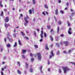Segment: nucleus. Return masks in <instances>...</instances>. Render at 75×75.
<instances>
[{"instance_id": "obj_1", "label": "nucleus", "mask_w": 75, "mask_h": 75, "mask_svg": "<svg viewBox=\"0 0 75 75\" xmlns=\"http://www.w3.org/2000/svg\"><path fill=\"white\" fill-rule=\"evenodd\" d=\"M62 69L64 70V74H66L67 71L70 70V69H69L67 66L63 67Z\"/></svg>"}, {"instance_id": "obj_2", "label": "nucleus", "mask_w": 75, "mask_h": 75, "mask_svg": "<svg viewBox=\"0 0 75 75\" xmlns=\"http://www.w3.org/2000/svg\"><path fill=\"white\" fill-rule=\"evenodd\" d=\"M27 18H28V19H29V17H28V16L27 15H26V18L25 17L24 18V20H25V23H24V25H25V26H27V23H28V21L27 19Z\"/></svg>"}, {"instance_id": "obj_3", "label": "nucleus", "mask_w": 75, "mask_h": 75, "mask_svg": "<svg viewBox=\"0 0 75 75\" xmlns=\"http://www.w3.org/2000/svg\"><path fill=\"white\" fill-rule=\"evenodd\" d=\"M37 55L38 56V58L39 61H41V53H37Z\"/></svg>"}, {"instance_id": "obj_4", "label": "nucleus", "mask_w": 75, "mask_h": 75, "mask_svg": "<svg viewBox=\"0 0 75 75\" xmlns=\"http://www.w3.org/2000/svg\"><path fill=\"white\" fill-rule=\"evenodd\" d=\"M50 54L51 55H50L49 58H52V57H54V53H53V51H51Z\"/></svg>"}, {"instance_id": "obj_5", "label": "nucleus", "mask_w": 75, "mask_h": 75, "mask_svg": "<svg viewBox=\"0 0 75 75\" xmlns=\"http://www.w3.org/2000/svg\"><path fill=\"white\" fill-rule=\"evenodd\" d=\"M71 31V28H69L68 31V33L70 35L72 34V32Z\"/></svg>"}, {"instance_id": "obj_6", "label": "nucleus", "mask_w": 75, "mask_h": 75, "mask_svg": "<svg viewBox=\"0 0 75 75\" xmlns=\"http://www.w3.org/2000/svg\"><path fill=\"white\" fill-rule=\"evenodd\" d=\"M63 43L65 44L66 46H67L69 45V42L67 41H65Z\"/></svg>"}, {"instance_id": "obj_7", "label": "nucleus", "mask_w": 75, "mask_h": 75, "mask_svg": "<svg viewBox=\"0 0 75 75\" xmlns=\"http://www.w3.org/2000/svg\"><path fill=\"white\" fill-rule=\"evenodd\" d=\"M42 66H41L40 67V69L41 73V74H43L44 72H43V71H42Z\"/></svg>"}, {"instance_id": "obj_8", "label": "nucleus", "mask_w": 75, "mask_h": 75, "mask_svg": "<svg viewBox=\"0 0 75 75\" xmlns=\"http://www.w3.org/2000/svg\"><path fill=\"white\" fill-rule=\"evenodd\" d=\"M41 34H40V37L41 38H43V30H42L41 31Z\"/></svg>"}, {"instance_id": "obj_9", "label": "nucleus", "mask_w": 75, "mask_h": 75, "mask_svg": "<svg viewBox=\"0 0 75 75\" xmlns=\"http://www.w3.org/2000/svg\"><path fill=\"white\" fill-rule=\"evenodd\" d=\"M45 50H49V48H48V44L46 43L45 44Z\"/></svg>"}, {"instance_id": "obj_10", "label": "nucleus", "mask_w": 75, "mask_h": 75, "mask_svg": "<svg viewBox=\"0 0 75 75\" xmlns=\"http://www.w3.org/2000/svg\"><path fill=\"white\" fill-rule=\"evenodd\" d=\"M5 21L6 22H8V21H9V19H8V17H7L6 19L5 20Z\"/></svg>"}, {"instance_id": "obj_11", "label": "nucleus", "mask_w": 75, "mask_h": 75, "mask_svg": "<svg viewBox=\"0 0 75 75\" xmlns=\"http://www.w3.org/2000/svg\"><path fill=\"white\" fill-rule=\"evenodd\" d=\"M8 25H9V24H7L6 23H5V26L6 28H8Z\"/></svg>"}, {"instance_id": "obj_12", "label": "nucleus", "mask_w": 75, "mask_h": 75, "mask_svg": "<svg viewBox=\"0 0 75 75\" xmlns=\"http://www.w3.org/2000/svg\"><path fill=\"white\" fill-rule=\"evenodd\" d=\"M8 40H9V41H10V42H12V39H10L8 37V36L7 37Z\"/></svg>"}, {"instance_id": "obj_13", "label": "nucleus", "mask_w": 75, "mask_h": 75, "mask_svg": "<svg viewBox=\"0 0 75 75\" xmlns=\"http://www.w3.org/2000/svg\"><path fill=\"white\" fill-rule=\"evenodd\" d=\"M28 64L27 62H25V69H27V68H28Z\"/></svg>"}, {"instance_id": "obj_14", "label": "nucleus", "mask_w": 75, "mask_h": 75, "mask_svg": "<svg viewBox=\"0 0 75 75\" xmlns=\"http://www.w3.org/2000/svg\"><path fill=\"white\" fill-rule=\"evenodd\" d=\"M26 51H27V50L23 49L22 50V52L23 54H24V53H25Z\"/></svg>"}, {"instance_id": "obj_15", "label": "nucleus", "mask_w": 75, "mask_h": 75, "mask_svg": "<svg viewBox=\"0 0 75 75\" xmlns=\"http://www.w3.org/2000/svg\"><path fill=\"white\" fill-rule=\"evenodd\" d=\"M73 51V49H72L70 50H69L68 51V53H71L72 51Z\"/></svg>"}, {"instance_id": "obj_16", "label": "nucleus", "mask_w": 75, "mask_h": 75, "mask_svg": "<svg viewBox=\"0 0 75 75\" xmlns=\"http://www.w3.org/2000/svg\"><path fill=\"white\" fill-rule=\"evenodd\" d=\"M57 33L58 34V33H59V26H58L57 28Z\"/></svg>"}, {"instance_id": "obj_17", "label": "nucleus", "mask_w": 75, "mask_h": 75, "mask_svg": "<svg viewBox=\"0 0 75 75\" xmlns=\"http://www.w3.org/2000/svg\"><path fill=\"white\" fill-rule=\"evenodd\" d=\"M29 71H30V72H31V73H32V72H33V69L31 68L30 69Z\"/></svg>"}, {"instance_id": "obj_18", "label": "nucleus", "mask_w": 75, "mask_h": 75, "mask_svg": "<svg viewBox=\"0 0 75 75\" xmlns=\"http://www.w3.org/2000/svg\"><path fill=\"white\" fill-rule=\"evenodd\" d=\"M50 39L51 40V41H53V38H52V36H51L50 37Z\"/></svg>"}, {"instance_id": "obj_19", "label": "nucleus", "mask_w": 75, "mask_h": 75, "mask_svg": "<svg viewBox=\"0 0 75 75\" xmlns=\"http://www.w3.org/2000/svg\"><path fill=\"white\" fill-rule=\"evenodd\" d=\"M7 47H8V48H10V47H11V45H10V44H7Z\"/></svg>"}, {"instance_id": "obj_20", "label": "nucleus", "mask_w": 75, "mask_h": 75, "mask_svg": "<svg viewBox=\"0 0 75 75\" xmlns=\"http://www.w3.org/2000/svg\"><path fill=\"white\" fill-rule=\"evenodd\" d=\"M58 9H56L55 10V14L57 15L58 14Z\"/></svg>"}, {"instance_id": "obj_21", "label": "nucleus", "mask_w": 75, "mask_h": 75, "mask_svg": "<svg viewBox=\"0 0 75 75\" xmlns=\"http://www.w3.org/2000/svg\"><path fill=\"white\" fill-rule=\"evenodd\" d=\"M17 42H15L14 45H13V47H17Z\"/></svg>"}, {"instance_id": "obj_22", "label": "nucleus", "mask_w": 75, "mask_h": 75, "mask_svg": "<svg viewBox=\"0 0 75 75\" xmlns=\"http://www.w3.org/2000/svg\"><path fill=\"white\" fill-rule=\"evenodd\" d=\"M29 13L30 14H32V10H31V9H30L29 11Z\"/></svg>"}, {"instance_id": "obj_23", "label": "nucleus", "mask_w": 75, "mask_h": 75, "mask_svg": "<svg viewBox=\"0 0 75 75\" xmlns=\"http://www.w3.org/2000/svg\"><path fill=\"white\" fill-rule=\"evenodd\" d=\"M18 42H19V44L20 45H21V41H20V40H18Z\"/></svg>"}, {"instance_id": "obj_24", "label": "nucleus", "mask_w": 75, "mask_h": 75, "mask_svg": "<svg viewBox=\"0 0 75 75\" xmlns=\"http://www.w3.org/2000/svg\"><path fill=\"white\" fill-rule=\"evenodd\" d=\"M17 72L19 74H21V72L19 70H17Z\"/></svg>"}, {"instance_id": "obj_25", "label": "nucleus", "mask_w": 75, "mask_h": 75, "mask_svg": "<svg viewBox=\"0 0 75 75\" xmlns=\"http://www.w3.org/2000/svg\"><path fill=\"white\" fill-rule=\"evenodd\" d=\"M34 47L35 48H38V45H35Z\"/></svg>"}, {"instance_id": "obj_26", "label": "nucleus", "mask_w": 75, "mask_h": 75, "mask_svg": "<svg viewBox=\"0 0 75 75\" xmlns=\"http://www.w3.org/2000/svg\"><path fill=\"white\" fill-rule=\"evenodd\" d=\"M47 29H50V28H51V26H50V25H47Z\"/></svg>"}, {"instance_id": "obj_27", "label": "nucleus", "mask_w": 75, "mask_h": 75, "mask_svg": "<svg viewBox=\"0 0 75 75\" xmlns=\"http://www.w3.org/2000/svg\"><path fill=\"white\" fill-rule=\"evenodd\" d=\"M21 34H22V35L23 36L25 35V34H24V32H21Z\"/></svg>"}, {"instance_id": "obj_28", "label": "nucleus", "mask_w": 75, "mask_h": 75, "mask_svg": "<svg viewBox=\"0 0 75 75\" xmlns=\"http://www.w3.org/2000/svg\"><path fill=\"white\" fill-rule=\"evenodd\" d=\"M45 7L46 8H48V6H47V5L46 4H45Z\"/></svg>"}, {"instance_id": "obj_29", "label": "nucleus", "mask_w": 75, "mask_h": 75, "mask_svg": "<svg viewBox=\"0 0 75 75\" xmlns=\"http://www.w3.org/2000/svg\"><path fill=\"white\" fill-rule=\"evenodd\" d=\"M56 45L57 47H59V44L58 43H56Z\"/></svg>"}, {"instance_id": "obj_30", "label": "nucleus", "mask_w": 75, "mask_h": 75, "mask_svg": "<svg viewBox=\"0 0 75 75\" xmlns=\"http://www.w3.org/2000/svg\"><path fill=\"white\" fill-rule=\"evenodd\" d=\"M33 32L34 33L35 36V37H36V36H37V33H36V32L35 31H34Z\"/></svg>"}, {"instance_id": "obj_31", "label": "nucleus", "mask_w": 75, "mask_h": 75, "mask_svg": "<svg viewBox=\"0 0 75 75\" xmlns=\"http://www.w3.org/2000/svg\"><path fill=\"white\" fill-rule=\"evenodd\" d=\"M32 1L33 4H35V0H33Z\"/></svg>"}, {"instance_id": "obj_32", "label": "nucleus", "mask_w": 75, "mask_h": 75, "mask_svg": "<svg viewBox=\"0 0 75 75\" xmlns=\"http://www.w3.org/2000/svg\"><path fill=\"white\" fill-rule=\"evenodd\" d=\"M44 36L45 37H47V34L45 33H44Z\"/></svg>"}, {"instance_id": "obj_33", "label": "nucleus", "mask_w": 75, "mask_h": 75, "mask_svg": "<svg viewBox=\"0 0 75 75\" xmlns=\"http://www.w3.org/2000/svg\"><path fill=\"white\" fill-rule=\"evenodd\" d=\"M58 24H59V25H61V24H62L61 21H59L58 22Z\"/></svg>"}, {"instance_id": "obj_34", "label": "nucleus", "mask_w": 75, "mask_h": 75, "mask_svg": "<svg viewBox=\"0 0 75 75\" xmlns=\"http://www.w3.org/2000/svg\"><path fill=\"white\" fill-rule=\"evenodd\" d=\"M1 16H3V12H2L1 13V14H0Z\"/></svg>"}, {"instance_id": "obj_35", "label": "nucleus", "mask_w": 75, "mask_h": 75, "mask_svg": "<svg viewBox=\"0 0 75 75\" xmlns=\"http://www.w3.org/2000/svg\"><path fill=\"white\" fill-rule=\"evenodd\" d=\"M17 64L19 65V66H20V63L19 62H17Z\"/></svg>"}, {"instance_id": "obj_36", "label": "nucleus", "mask_w": 75, "mask_h": 75, "mask_svg": "<svg viewBox=\"0 0 75 75\" xmlns=\"http://www.w3.org/2000/svg\"><path fill=\"white\" fill-rule=\"evenodd\" d=\"M59 73H61V69H59Z\"/></svg>"}, {"instance_id": "obj_37", "label": "nucleus", "mask_w": 75, "mask_h": 75, "mask_svg": "<svg viewBox=\"0 0 75 75\" xmlns=\"http://www.w3.org/2000/svg\"><path fill=\"white\" fill-rule=\"evenodd\" d=\"M59 51L58 50L57 52V55H59Z\"/></svg>"}, {"instance_id": "obj_38", "label": "nucleus", "mask_w": 75, "mask_h": 75, "mask_svg": "<svg viewBox=\"0 0 75 75\" xmlns=\"http://www.w3.org/2000/svg\"><path fill=\"white\" fill-rule=\"evenodd\" d=\"M34 58H32L31 59V61L32 62H33V61H34Z\"/></svg>"}, {"instance_id": "obj_39", "label": "nucleus", "mask_w": 75, "mask_h": 75, "mask_svg": "<svg viewBox=\"0 0 75 75\" xmlns=\"http://www.w3.org/2000/svg\"><path fill=\"white\" fill-rule=\"evenodd\" d=\"M13 36L14 37H16V35L15 34V33H14V34H13Z\"/></svg>"}, {"instance_id": "obj_40", "label": "nucleus", "mask_w": 75, "mask_h": 75, "mask_svg": "<svg viewBox=\"0 0 75 75\" xmlns=\"http://www.w3.org/2000/svg\"><path fill=\"white\" fill-rule=\"evenodd\" d=\"M67 24L69 26H70V23H69V22H67Z\"/></svg>"}, {"instance_id": "obj_41", "label": "nucleus", "mask_w": 75, "mask_h": 75, "mask_svg": "<svg viewBox=\"0 0 75 75\" xmlns=\"http://www.w3.org/2000/svg\"><path fill=\"white\" fill-rule=\"evenodd\" d=\"M1 75H4V73H3V72L1 71Z\"/></svg>"}, {"instance_id": "obj_42", "label": "nucleus", "mask_w": 75, "mask_h": 75, "mask_svg": "<svg viewBox=\"0 0 75 75\" xmlns=\"http://www.w3.org/2000/svg\"><path fill=\"white\" fill-rule=\"evenodd\" d=\"M60 13H62V14H64V11H60Z\"/></svg>"}, {"instance_id": "obj_43", "label": "nucleus", "mask_w": 75, "mask_h": 75, "mask_svg": "<svg viewBox=\"0 0 75 75\" xmlns=\"http://www.w3.org/2000/svg\"><path fill=\"white\" fill-rule=\"evenodd\" d=\"M75 13H74V12H73L72 13H71V16H74V14Z\"/></svg>"}, {"instance_id": "obj_44", "label": "nucleus", "mask_w": 75, "mask_h": 75, "mask_svg": "<svg viewBox=\"0 0 75 75\" xmlns=\"http://www.w3.org/2000/svg\"><path fill=\"white\" fill-rule=\"evenodd\" d=\"M3 50V48H1V52H2Z\"/></svg>"}, {"instance_id": "obj_45", "label": "nucleus", "mask_w": 75, "mask_h": 75, "mask_svg": "<svg viewBox=\"0 0 75 75\" xmlns=\"http://www.w3.org/2000/svg\"><path fill=\"white\" fill-rule=\"evenodd\" d=\"M25 39H26V40H28V37H25Z\"/></svg>"}, {"instance_id": "obj_46", "label": "nucleus", "mask_w": 75, "mask_h": 75, "mask_svg": "<svg viewBox=\"0 0 75 75\" xmlns=\"http://www.w3.org/2000/svg\"><path fill=\"white\" fill-rule=\"evenodd\" d=\"M43 38H41L40 40V42H42V40H43L42 39Z\"/></svg>"}, {"instance_id": "obj_47", "label": "nucleus", "mask_w": 75, "mask_h": 75, "mask_svg": "<svg viewBox=\"0 0 75 75\" xmlns=\"http://www.w3.org/2000/svg\"><path fill=\"white\" fill-rule=\"evenodd\" d=\"M71 63L72 64V65H75V63L74 62H71Z\"/></svg>"}, {"instance_id": "obj_48", "label": "nucleus", "mask_w": 75, "mask_h": 75, "mask_svg": "<svg viewBox=\"0 0 75 75\" xmlns=\"http://www.w3.org/2000/svg\"><path fill=\"white\" fill-rule=\"evenodd\" d=\"M58 2L59 3H61V1L60 0H58Z\"/></svg>"}, {"instance_id": "obj_49", "label": "nucleus", "mask_w": 75, "mask_h": 75, "mask_svg": "<svg viewBox=\"0 0 75 75\" xmlns=\"http://www.w3.org/2000/svg\"><path fill=\"white\" fill-rule=\"evenodd\" d=\"M70 11H71V12H74V10L73 9H70Z\"/></svg>"}, {"instance_id": "obj_50", "label": "nucleus", "mask_w": 75, "mask_h": 75, "mask_svg": "<svg viewBox=\"0 0 75 75\" xmlns=\"http://www.w3.org/2000/svg\"><path fill=\"white\" fill-rule=\"evenodd\" d=\"M23 58L24 59V58H25V56H24V55H23Z\"/></svg>"}, {"instance_id": "obj_51", "label": "nucleus", "mask_w": 75, "mask_h": 75, "mask_svg": "<svg viewBox=\"0 0 75 75\" xmlns=\"http://www.w3.org/2000/svg\"><path fill=\"white\" fill-rule=\"evenodd\" d=\"M4 41H5V42H6V38H4Z\"/></svg>"}, {"instance_id": "obj_52", "label": "nucleus", "mask_w": 75, "mask_h": 75, "mask_svg": "<svg viewBox=\"0 0 75 75\" xmlns=\"http://www.w3.org/2000/svg\"><path fill=\"white\" fill-rule=\"evenodd\" d=\"M6 59V57H4L3 58V59L4 60V59Z\"/></svg>"}, {"instance_id": "obj_53", "label": "nucleus", "mask_w": 75, "mask_h": 75, "mask_svg": "<svg viewBox=\"0 0 75 75\" xmlns=\"http://www.w3.org/2000/svg\"><path fill=\"white\" fill-rule=\"evenodd\" d=\"M24 73L25 74H27V71H26L25 70L24 71Z\"/></svg>"}, {"instance_id": "obj_54", "label": "nucleus", "mask_w": 75, "mask_h": 75, "mask_svg": "<svg viewBox=\"0 0 75 75\" xmlns=\"http://www.w3.org/2000/svg\"><path fill=\"white\" fill-rule=\"evenodd\" d=\"M36 30L37 31H38V32H39V29H36Z\"/></svg>"}, {"instance_id": "obj_55", "label": "nucleus", "mask_w": 75, "mask_h": 75, "mask_svg": "<svg viewBox=\"0 0 75 75\" xmlns=\"http://www.w3.org/2000/svg\"><path fill=\"white\" fill-rule=\"evenodd\" d=\"M34 8H32V12H34Z\"/></svg>"}, {"instance_id": "obj_56", "label": "nucleus", "mask_w": 75, "mask_h": 75, "mask_svg": "<svg viewBox=\"0 0 75 75\" xmlns=\"http://www.w3.org/2000/svg\"><path fill=\"white\" fill-rule=\"evenodd\" d=\"M33 21H35V18H34L33 19Z\"/></svg>"}, {"instance_id": "obj_57", "label": "nucleus", "mask_w": 75, "mask_h": 75, "mask_svg": "<svg viewBox=\"0 0 75 75\" xmlns=\"http://www.w3.org/2000/svg\"><path fill=\"white\" fill-rule=\"evenodd\" d=\"M30 55L31 57H33V54H32L31 53H30Z\"/></svg>"}, {"instance_id": "obj_58", "label": "nucleus", "mask_w": 75, "mask_h": 75, "mask_svg": "<svg viewBox=\"0 0 75 75\" xmlns=\"http://www.w3.org/2000/svg\"><path fill=\"white\" fill-rule=\"evenodd\" d=\"M42 14L43 15H44V16H45V13H44V12H43L42 13Z\"/></svg>"}, {"instance_id": "obj_59", "label": "nucleus", "mask_w": 75, "mask_h": 75, "mask_svg": "<svg viewBox=\"0 0 75 75\" xmlns=\"http://www.w3.org/2000/svg\"><path fill=\"white\" fill-rule=\"evenodd\" d=\"M4 11H7V9H4Z\"/></svg>"}, {"instance_id": "obj_60", "label": "nucleus", "mask_w": 75, "mask_h": 75, "mask_svg": "<svg viewBox=\"0 0 75 75\" xmlns=\"http://www.w3.org/2000/svg\"><path fill=\"white\" fill-rule=\"evenodd\" d=\"M50 70H51V69H50V68H49V69H48V71H50Z\"/></svg>"}, {"instance_id": "obj_61", "label": "nucleus", "mask_w": 75, "mask_h": 75, "mask_svg": "<svg viewBox=\"0 0 75 75\" xmlns=\"http://www.w3.org/2000/svg\"><path fill=\"white\" fill-rule=\"evenodd\" d=\"M53 47V45H50V47Z\"/></svg>"}, {"instance_id": "obj_62", "label": "nucleus", "mask_w": 75, "mask_h": 75, "mask_svg": "<svg viewBox=\"0 0 75 75\" xmlns=\"http://www.w3.org/2000/svg\"><path fill=\"white\" fill-rule=\"evenodd\" d=\"M16 30L15 29H14V33H16Z\"/></svg>"}, {"instance_id": "obj_63", "label": "nucleus", "mask_w": 75, "mask_h": 75, "mask_svg": "<svg viewBox=\"0 0 75 75\" xmlns=\"http://www.w3.org/2000/svg\"><path fill=\"white\" fill-rule=\"evenodd\" d=\"M63 52L64 54H67V52L66 51H64Z\"/></svg>"}, {"instance_id": "obj_64", "label": "nucleus", "mask_w": 75, "mask_h": 75, "mask_svg": "<svg viewBox=\"0 0 75 75\" xmlns=\"http://www.w3.org/2000/svg\"><path fill=\"white\" fill-rule=\"evenodd\" d=\"M61 37H64V35L63 34H61L60 35Z\"/></svg>"}]
</instances>
